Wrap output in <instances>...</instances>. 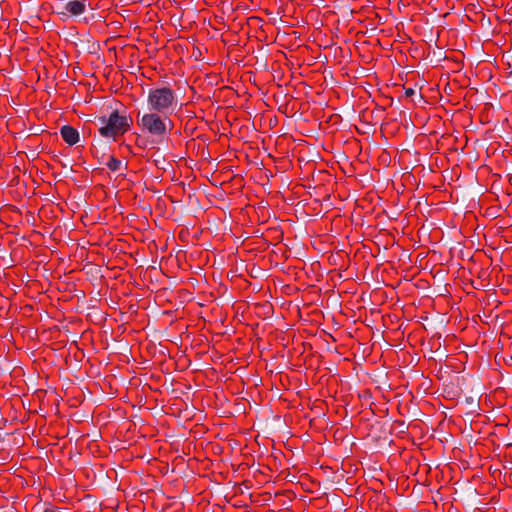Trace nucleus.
Returning <instances> with one entry per match:
<instances>
[{
	"label": "nucleus",
	"instance_id": "11",
	"mask_svg": "<svg viewBox=\"0 0 512 512\" xmlns=\"http://www.w3.org/2000/svg\"><path fill=\"white\" fill-rule=\"evenodd\" d=\"M436 56L441 57L442 56V52L440 51L439 53H436Z\"/></svg>",
	"mask_w": 512,
	"mask_h": 512
},
{
	"label": "nucleus",
	"instance_id": "10",
	"mask_svg": "<svg viewBox=\"0 0 512 512\" xmlns=\"http://www.w3.org/2000/svg\"><path fill=\"white\" fill-rule=\"evenodd\" d=\"M465 402L471 406H474V398L473 397H466Z\"/></svg>",
	"mask_w": 512,
	"mask_h": 512
},
{
	"label": "nucleus",
	"instance_id": "8",
	"mask_svg": "<svg viewBox=\"0 0 512 512\" xmlns=\"http://www.w3.org/2000/svg\"><path fill=\"white\" fill-rule=\"evenodd\" d=\"M405 95L407 97H412L415 95V90L413 88H406L405 89Z\"/></svg>",
	"mask_w": 512,
	"mask_h": 512
},
{
	"label": "nucleus",
	"instance_id": "5",
	"mask_svg": "<svg viewBox=\"0 0 512 512\" xmlns=\"http://www.w3.org/2000/svg\"><path fill=\"white\" fill-rule=\"evenodd\" d=\"M60 135L63 140L70 146L77 144L80 140L79 132L77 129L70 125H63L60 128Z\"/></svg>",
	"mask_w": 512,
	"mask_h": 512
},
{
	"label": "nucleus",
	"instance_id": "1",
	"mask_svg": "<svg viewBox=\"0 0 512 512\" xmlns=\"http://www.w3.org/2000/svg\"><path fill=\"white\" fill-rule=\"evenodd\" d=\"M102 126L99 129V133L103 137H115L118 134L125 133L130 127V123L132 119L125 116L120 115L118 110H114L106 119L102 117L99 119Z\"/></svg>",
	"mask_w": 512,
	"mask_h": 512
},
{
	"label": "nucleus",
	"instance_id": "4",
	"mask_svg": "<svg viewBox=\"0 0 512 512\" xmlns=\"http://www.w3.org/2000/svg\"><path fill=\"white\" fill-rule=\"evenodd\" d=\"M56 10L63 19H66L70 16L82 15L86 10V4L84 0H59Z\"/></svg>",
	"mask_w": 512,
	"mask_h": 512
},
{
	"label": "nucleus",
	"instance_id": "13",
	"mask_svg": "<svg viewBox=\"0 0 512 512\" xmlns=\"http://www.w3.org/2000/svg\"><path fill=\"white\" fill-rule=\"evenodd\" d=\"M142 145H144V142H141V143L138 142V146H142Z\"/></svg>",
	"mask_w": 512,
	"mask_h": 512
},
{
	"label": "nucleus",
	"instance_id": "7",
	"mask_svg": "<svg viewBox=\"0 0 512 512\" xmlns=\"http://www.w3.org/2000/svg\"><path fill=\"white\" fill-rule=\"evenodd\" d=\"M79 41H80V43H81V45H82V47H83V48H85L86 50H88V52H92V51L90 50V46H89V42H90V40H89V39H87V40L80 39Z\"/></svg>",
	"mask_w": 512,
	"mask_h": 512
},
{
	"label": "nucleus",
	"instance_id": "2",
	"mask_svg": "<svg viewBox=\"0 0 512 512\" xmlns=\"http://www.w3.org/2000/svg\"><path fill=\"white\" fill-rule=\"evenodd\" d=\"M174 92L168 87L157 88L149 91L148 103L151 109L164 112L175 103Z\"/></svg>",
	"mask_w": 512,
	"mask_h": 512
},
{
	"label": "nucleus",
	"instance_id": "14",
	"mask_svg": "<svg viewBox=\"0 0 512 512\" xmlns=\"http://www.w3.org/2000/svg\"><path fill=\"white\" fill-rule=\"evenodd\" d=\"M142 145H144V142H141V143L138 142V146H142Z\"/></svg>",
	"mask_w": 512,
	"mask_h": 512
},
{
	"label": "nucleus",
	"instance_id": "6",
	"mask_svg": "<svg viewBox=\"0 0 512 512\" xmlns=\"http://www.w3.org/2000/svg\"><path fill=\"white\" fill-rule=\"evenodd\" d=\"M106 166L113 172L115 171H118L121 166H122V162L118 159H116L115 157L113 156H109L108 158V161L106 163Z\"/></svg>",
	"mask_w": 512,
	"mask_h": 512
},
{
	"label": "nucleus",
	"instance_id": "3",
	"mask_svg": "<svg viewBox=\"0 0 512 512\" xmlns=\"http://www.w3.org/2000/svg\"><path fill=\"white\" fill-rule=\"evenodd\" d=\"M138 124L147 132L155 136H163L166 131L164 120L156 113H146L138 120Z\"/></svg>",
	"mask_w": 512,
	"mask_h": 512
},
{
	"label": "nucleus",
	"instance_id": "12",
	"mask_svg": "<svg viewBox=\"0 0 512 512\" xmlns=\"http://www.w3.org/2000/svg\"><path fill=\"white\" fill-rule=\"evenodd\" d=\"M436 56L441 57L442 56V52L440 51L439 53H436Z\"/></svg>",
	"mask_w": 512,
	"mask_h": 512
},
{
	"label": "nucleus",
	"instance_id": "9",
	"mask_svg": "<svg viewBox=\"0 0 512 512\" xmlns=\"http://www.w3.org/2000/svg\"><path fill=\"white\" fill-rule=\"evenodd\" d=\"M43 512H64V511L59 508L48 507V508H45Z\"/></svg>",
	"mask_w": 512,
	"mask_h": 512
}]
</instances>
